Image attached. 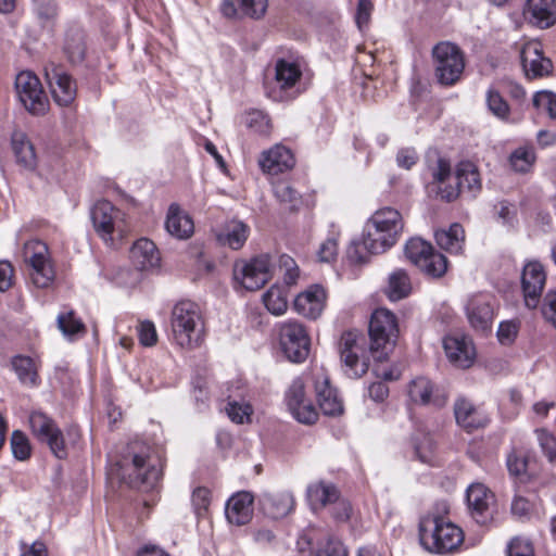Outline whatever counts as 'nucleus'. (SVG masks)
I'll use <instances>...</instances> for the list:
<instances>
[{
    "instance_id": "nucleus-57",
    "label": "nucleus",
    "mask_w": 556,
    "mask_h": 556,
    "mask_svg": "<svg viewBox=\"0 0 556 556\" xmlns=\"http://www.w3.org/2000/svg\"><path fill=\"white\" fill-rule=\"evenodd\" d=\"M507 556H534V549L530 541L515 538L507 546Z\"/></svg>"
},
{
    "instance_id": "nucleus-50",
    "label": "nucleus",
    "mask_w": 556,
    "mask_h": 556,
    "mask_svg": "<svg viewBox=\"0 0 556 556\" xmlns=\"http://www.w3.org/2000/svg\"><path fill=\"white\" fill-rule=\"evenodd\" d=\"M307 401L309 400L305 395L304 382L301 379L293 380L286 395L289 410L305 404Z\"/></svg>"
},
{
    "instance_id": "nucleus-52",
    "label": "nucleus",
    "mask_w": 556,
    "mask_h": 556,
    "mask_svg": "<svg viewBox=\"0 0 556 556\" xmlns=\"http://www.w3.org/2000/svg\"><path fill=\"white\" fill-rule=\"evenodd\" d=\"M376 254L377 253H374L369 249L365 248V232L363 233L362 241H353L348 249V257L355 264H364L368 261L370 255Z\"/></svg>"
},
{
    "instance_id": "nucleus-53",
    "label": "nucleus",
    "mask_w": 556,
    "mask_h": 556,
    "mask_svg": "<svg viewBox=\"0 0 556 556\" xmlns=\"http://www.w3.org/2000/svg\"><path fill=\"white\" fill-rule=\"evenodd\" d=\"M433 182L437 185V194L439 195V188H445L446 181L451 178V164L447 160L440 157L435 167L432 169Z\"/></svg>"
},
{
    "instance_id": "nucleus-36",
    "label": "nucleus",
    "mask_w": 556,
    "mask_h": 556,
    "mask_svg": "<svg viewBox=\"0 0 556 556\" xmlns=\"http://www.w3.org/2000/svg\"><path fill=\"white\" fill-rule=\"evenodd\" d=\"M434 237L441 249L452 254L462 253L465 242V231L462 225L455 223L448 229L438 230Z\"/></svg>"
},
{
    "instance_id": "nucleus-26",
    "label": "nucleus",
    "mask_w": 556,
    "mask_h": 556,
    "mask_svg": "<svg viewBox=\"0 0 556 556\" xmlns=\"http://www.w3.org/2000/svg\"><path fill=\"white\" fill-rule=\"evenodd\" d=\"M253 495L241 491L233 494L226 504V518L236 526L247 525L253 516Z\"/></svg>"
},
{
    "instance_id": "nucleus-28",
    "label": "nucleus",
    "mask_w": 556,
    "mask_h": 556,
    "mask_svg": "<svg viewBox=\"0 0 556 556\" xmlns=\"http://www.w3.org/2000/svg\"><path fill=\"white\" fill-rule=\"evenodd\" d=\"M260 504L266 515L274 519L283 518L289 515L295 505L293 494L288 491L265 493Z\"/></svg>"
},
{
    "instance_id": "nucleus-24",
    "label": "nucleus",
    "mask_w": 556,
    "mask_h": 556,
    "mask_svg": "<svg viewBox=\"0 0 556 556\" xmlns=\"http://www.w3.org/2000/svg\"><path fill=\"white\" fill-rule=\"evenodd\" d=\"M525 17L540 28H548L556 23V0H527Z\"/></svg>"
},
{
    "instance_id": "nucleus-49",
    "label": "nucleus",
    "mask_w": 556,
    "mask_h": 556,
    "mask_svg": "<svg viewBox=\"0 0 556 556\" xmlns=\"http://www.w3.org/2000/svg\"><path fill=\"white\" fill-rule=\"evenodd\" d=\"M226 413L231 421L236 424L250 422L253 408L249 403H240L237 401L228 402Z\"/></svg>"
},
{
    "instance_id": "nucleus-48",
    "label": "nucleus",
    "mask_w": 556,
    "mask_h": 556,
    "mask_svg": "<svg viewBox=\"0 0 556 556\" xmlns=\"http://www.w3.org/2000/svg\"><path fill=\"white\" fill-rule=\"evenodd\" d=\"M534 108L546 112L548 116L556 119V93L549 90H541L534 93L532 99Z\"/></svg>"
},
{
    "instance_id": "nucleus-25",
    "label": "nucleus",
    "mask_w": 556,
    "mask_h": 556,
    "mask_svg": "<svg viewBox=\"0 0 556 556\" xmlns=\"http://www.w3.org/2000/svg\"><path fill=\"white\" fill-rule=\"evenodd\" d=\"M258 163L264 173L278 175L292 168L294 165V159L292 152L288 148L281 144H276L262 153Z\"/></svg>"
},
{
    "instance_id": "nucleus-56",
    "label": "nucleus",
    "mask_w": 556,
    "mask_h": 556,
    "mask_svg": "<svg viewBox=\"0 0 556 556\" xmlns=\"http://www.w3.org/2000/svg\"><path fill=\"white\" fill-rule=\"evenodd\" d=\"M280 269L283 270V281L287 286H293L299 278V267L289 255H281L279 260Z\"/></svg>"
},
{
    "instance_id": "nucleus-40",
    "label": "nucleus",
    "mask_w": 556,
    "mask_h": 556,
    "mask_svg": "<svg viewBox=\"0 0 556 556\" xmlns=\"http://www.w3.org/2000/svg\"><path fill=\"white\" fill-rule=\"evenodd\" d=\"M266 308L274 315H282L288 308V300L281 287L273 286L263 295Z\"/></svg>"
},
{
    "instance_id": "nucleus-30",
    "label": "nucleus",
    "mask_w": 556,
    "mask_h": 556,
    "mask_svg": "<svg viewBox=\"0 0 556 556\" xmlns=\"http://www.w3.org/2000/svg\"><path fill=\"white\" fill-rule=\"evenodd\" d=\"M408 395L414 403L422 405L432 404L440 407L443 406L446 402L444 395L434 393L432 382L425 377H418L409 383Z\"/></svg>"
},
{
    "instance_id": "nucleus-41",
    "label": "nucleus",
    "mask_w": 556,
    "mask_h": 556,
    "mask_svg": "<svg viewBox=\"0 0 556 556\" xmlns=\"http://www.w3.org/2000/svg\"><path fill=\"white\" fill-rule=\"evenodd\" d=\"M416 457L424 464L433 465L435 460V444L432 437L421 433L414 439Z\"/></svg>"
},
{
    "instance_id": "nucleus-27",
    "label": "nucleus",
    "mask_w": 556,
    "mask_h": 556,
    "mask_svg": "<svg viewBox=\"0 0 556 556\" xmlns=\"http://www.w3.org/2000/svg\"><path fill=\"white\" fill-rule=\"evenodd\" d=\"M165 229L172 237L185 240L192 236L194 224L177 203H172L167 210Z\"/></svg>"
},
{
    "instance_id": "nucleus-16",
    "label": "nucleus",
    "mask_w": 556,
    "mask_h": 556,
    "mask_svg": "<svg viewBox=\"0 0 556 556\" xmlns=\"http://www.w3.org/2000/svg\"><path fill=\"white\" fill-rule=\"evenodd\" d=\"M45 71L55 103L60 106L72 104L77 93V85L73 77L63 67L54 64L47 66Z\"/></svg>"
},
{
    "instance_id": "nucleus-43",
    "label": "nucleus",
    "mask_w": 556,
    "mask_h": 556,
    "mask_svg": "<svg viewBox=\"0 0 556 556\" xmlns=\"http://www.w3.org/2000/svg\"><path fill=\"white\" fill-rule=\"evenodd\" d=\"M274 194L276 199L286 205V208L293 211L301 203V197L296 190L287 181H277L274 185Z\"/></svg>"
},
{
    "instance_id": "nucleus-29",
    "label": "nucleus",
    "mask_w": 556,
    "mask_h": 556,
    "mask_svg": "<svg viewBox=\"0 0 556 556\" xmlns=\"http://www.w3.org/2000/svg\"><path fill=\"white\" fill-rule=\"evenodd\" d=\"M130 260L139 270L156 268L161 262L159 250L147 238H141L134 243L130 250Z\"/></svg>"
},
{
    "instance_id": "nucleus-47",
    "label": "nucleus",
    "mask_w": 556,
    "mask_h": 556,
    "mask_svg": "<svg viewBox=\"0 0 556 556\" xmlns=\"http://www.w3.org/2000/svg\"><path fill=\"white\" fill-rule=\"evenodd\" d=\"M509 161L514 170L527 173L535 161V154L532 149L519 148L511 153Z\"/></svg>"
},
{
    "instance_id": "nucleus-21",
    "label": "nucleus",
    "mask_w": 556,
    "mask_h": 556,
    "mask_svg": "<svg viewBox=\"0 0 556 556\" xmlns=\"http://www.w3.org/2000/svg\"><path fill=\"white\" fill-rule=\"evenodd\" d=\"M521 64L526 76L530 79L548 76L553 64L545 58L538 42H528L521 50Z\"/></svg>"
},
{
    "instance_id": "nucleus-11",
    "label": "nucleus",
    "mask_w": 556,
    "mask_h": 556,
    "mask_svg": "<svg viewBox=\"0 0 556 556\" xmlns=\"http://www.w3.org/2000/svg\"><path fill=\"white\" fill-rule=\"evenodd\" d=\"M124 213L111 202L101 200L94 203L90 217L96 232L105 241H113L115 232L124 231Z\"/></svg>"
},
{
    "instance_id": "nucleus-13",
    "label": "nucleus",
    "mask_w": 556,
    "mask_h": 556,
    "mask_svg": "<svg viewBox=\"0 0 556 556\" xmlns=\"http://www.w3.org/2000/svg\"><path fill=\"white\" fill-rule=\"evenodd\" d=\"M29 425L34 435L47 443L56 458L64 459L67 456L62 431L52 418L42 412H33L29 416Z\"/></svg>"
},
{
    "instance_id": "nucleus-64",
    "label": "nucleus",
    "mask_w": 556,
    "mask_h": 556,
    "mask_svg": "<svg viewBox=\"0 0 556 556\" xmlns=\"http://www.w3.org/2000/svg\"><path fill=\"white\" fill-rule=\"evenodd\" d=\"M317 556H348V553L338 540L329 539L317 552Z\"/></svg>"
},
{
    "instance_id": "nucleus-45",
    "label": "nucleus",
    "mask_w": 556,
    "mask_h": 556,
    "mask_svg": "<svg viewBox=\"0 0 556 556\" xmlns=\"http://www.w3.org/2000/svg\"><path fill=\"white\" fill-rule=\"evenodd\" d=\"M486 105L490 112L500 119L506 121L509 117L510 109L506 100L494 88L486 91Z\"/></svg>"
},
{
    "instance_id": "nucleus-20",
    "label": "nucleus",
    "mask_w": 556,
    "mask_h": 556,
    "mask_svg": "<svg viewBox=\"0 0 556 556\" xmlns=\"http://www.w3.org/2000/svg\"><path fill=\"white\" fill-rule=\"evenodd\" d=\"M443 348L451 363L459 368H469L475 361L476 350L467 336L453 334L443 339Z\"/></svg>"
},
{
    "instance_id": "nucleus-34",
    "label": "nucleus",
    "mask_w": 556,
    "mask_h": 556,
    "mask_svg": "<svg viewBox=\"0 0 556 556\" xmlns=\"http://www.w3.org/2000/svg\"><path fill=\"white\" fill-rule=\"evenodd\" d=\"M250 235V227L241 220L228 222L223 230L217 235L220 244L227 245L232 250H239L245 243Z\"/></svg>"
},
{
    "instance_id": "nucleus-44",
    "label": "nucleus",
    "mask_w": 556,
    "mask_h": 556,
    "mask_svg": "<svg viewBox=\"0 0 556 556\" xmlns=\"http://www.w3.org/2000/svg\"><path fill=\"white\" fill-rule=\"evenodd\" d=\"M244 125L255 134L266 136L270 132L271 125L268 116L260 110H251L243 117Z\"/></svg>"
},
{
    "instance_id": "nucleus-14",
    "label": "nucleus",
    "mask_w": 556,
    "mask_h": 556,
    "mask_svg": "<svg viewBox=\"0 0 556 556\" xmlns=\"http://www.w3.org/2000/svg\"><path fill=\"white\" fill-rule=\"evenodd\" d=\"M302 71L295 62L278 60L275 66V84L278 90H271L269 97L275 101H287L293 99L299 90L294 91Z\"/></svg>"
},
{
    "instance_id": "nucleus-61",
    "label": "nucleus",
    "mask_w": 556,
    "mask_h": 556,
    "mask_svg": "<svg viewBox=\"0 0 556 556\" xmlns=\"http://www.w3.org/2000/svg\"><path fill=\"white\" fill-rule=\"evenodd\" d=\"M338 254V240L334 236L326 239L319 250L318 257L321 262H331L336 258Z\"/></svg>"
},
{
    "instance_id": "nucleus-10",
    "label": "nucleus",
    "mask_w": 556,
    "mask_h": 556,
    "mask_svg": "<svg viewBox=\"0 0 556 556\" xmlns=\"http://www.w3.org/2000/svg\"><path fill=\"white\" fill-rule=\"evenodd\" d=\"M15 89L20 101L30 114H46L49 101L36 75L28 71L21 72L15 79Z\"/></svg>"
},
{
    "instance_id": "nucleus-62",
    "label": "nucleus",
    "mask_w": 556,
    "mask_h": 556,
    "mask_svg": "<svg viewBox=\"0 0 556 556\" xmlns=\"http://www.w3.org/2000/svg\"><path fill=\"white\" fill-rule=\"evenodd\" d=\"M518 333V325L515 321H503L497 330V338L502 344L514 342Z\"/></svg>"
},
{
    "instance_id": "nucleus-7",
    "label": "nucleus",
    "mask_w": 556,
    "mask_h": 556,
    "mask_svg": "<svg viewBox=\"0 0 556 556\" xmlns=\"http://www.w3.org/2000/svg\"><path fill=\"white\" fill-rule=\"evenodd\" d=\"M404 253L427 276L439 278L447 270V258L421 238H410L405 244Z\"/></svg>"
},
{
    "instance_id": "nucleus-2",
    "label": "nucleus",
    "mask_w": 556,
    "mask_h": 556,
    "mask_svg": "<svg viewBox=\"0 0 556 556\" xmlns=\"http://www.w3.org/2000/svg\"><path fill=\"white\" fill-rule=\"evenodd\" d=\"M118 476L132 488L150 490L159 482L162 470L151 458L149 447L131 444L118 462Z\"/></svg>"
},
{
    "instance_id": "nucleus-19",
    "label": "nucleus",
    "mask_w": 556,
    "mask_h": 556,
    "mask_svg": "<svg viewBox=\"0 0 556 556\" xmlns=\"http://www.w3.org/2000/svg\"><path fill=\"white\" fill-rule=\"evenodd\" d=\"M313 383L316 399L323 413L328 416L342 414V401L338 396L337 390L330 384V378L323 368L314 370Z\"/></svg>"
},
{
    "instance_id": "nucleus-9",
    "label": "nucleus",
    "mask_w": 556,
    "mask_h": 556,
    "mask_svg": "<svg viewBox=\"0 0 556 556\" xmlns=\"http://www.w3.org/2000/svg\"><path fill=\"white\" fill-rule=\"evenodd\" d=\"M25 262L30 266V279L37 288H48L54 279V270L49 258L46 243L30 240L23 250Z\"/></svg>"
},
{
    "instance_id": "nucleus-59",
    "label": "nucleus",
    "mask_w": 556,
    "mask_h": 556,
    "mask_svg": "<svg viewBox=\"0 0 556 556\" xmlns=\"http://www.w3.org/2000/svg\"><path fill=\"white\" fill-rule=\"evenodd\" d=\"M211 503V492L206 488H198L192 493V505L195 514L202 516Z\"/></svg>"
},
{
    "instance_id": "nucleus-23",
    "label": "nucleus",
    "mask_w": 556,
    "mask_h": 556,
    "mask_svg": "<svg viewBox=\"0 0 556 556\" xmlns=\"http://www.w3.org/2000/svg\"><path fill=\"white\" fill-rule=\"evenodd\" d=\"M327 294L323 287L315 285L296 295L293 302L294 309L302 316L316 319L326 305Z\"/></svg>"
},
{
    "instance_id": "nucleus-32",
    "label": "nucleus",
    "mask_w": 556,
    "mask_h": 556,
    "mask_svg": "<svg viewBox=\"0 0 556 556\" xmlns=\"http://www.w3.org/2000/svg\"><path fill=\"white\" fill-rule=\"evenodd\" d=\"M454 414L457 424L467 431L481 428L488 421L486 417L465 399L455 402Z\"/></svg>"
},
{
    "instance_id": "nucleus-17",
    "label": "nucleus",
    "mask_w": 556,
    "mask_h": 556,
    "mask_svg": "<svg viewBox=\"0 0 556 556\" xmlns=\"http://www.w3.org/2000/svg\"><path fill=\"white\" fill-rule=\"evenodd\" d=\"M545 281L546 275L542 264L529 262L525 265L521 275V287L525 305L528 308L533 309L539 306Z\"/></svg>"
},
{
    "instance_id": "nucleus-12",
    "label": "nucleus",
    "mask_w": 556,
    "mask_h": 556,
    "mask_svg": "<svg viewBox=\"0 0 556 556\" xmlns=\"http://www.w3.org/2000/svg\"><path fill=\"white\" fill-rule=\"evenodd\" d=\"M280 345L285 355L294 363L305 361L309 352V338L299 321H286L279 329Z\"/></svg>"
},
{
    "instance_id": "nucleus-51",
    "label": "nucleus",
    "mask_w": 556,
    "mask_h": 556,
    "mask_svg": "<svg viewBox=\"0 0 556 556\" xmlns=\"http://www.w3.org/2000/svg\"><path fill=\"white\" fill-rule=\"evenodd\" d=\"M11 450L14 457L18 460H25L30 456V445L23 432L16 430L12 433Z\"/></svg>"
},
{
    "instance_id": "nucleus-58",
    "label": "nucleus",
    "mask_w": 556,
    "mask_h": 556,
    "mask_svg": "<svg viewBox=\"0 0 556 556\" xmlns=\"http://www.w3.org/2000/svg\"><path fill=\"white\" fill-rule=\"evenodd\" d=\"M330 513L338 522H345L351 517L352 506L346 500L338 495V500H334L330 506Z\"/></svg>"
},
{
    "instance_id": "nucleus-31",
    "label": "nucleus",
    "mask_w": 556,
    "mask_h": 556,
    "mask_svg": "<svg viewBox=\"0 0 556 556\" xmlns=\"http://www.w3.org/2000/svg\"><path fill=\"white\" fill-rule=\"evenodd\" d=\"M11 144L16 163L25 170H35L38 160L35 148L27 136L22 131L13 132Z\"/></svg>"
},
{
    "instance_id": "nucleus-1",
    "label": "nucleus",
    "mask_w": 556,
    "mask_h": 556,
    "mask_svg": "<svg viewBox=\"0 0 556 556\" xmlns=\"http://www.w3.org/2000/svg\"><path fill=\"white\" fill-rule=\"evenodd\" d=\"M399 333L395 315L387 308L376 309L369 321L370 345L366 338L357 331H346L339 342L340 358L344 371L350 378H359L369 368V354L382 362L388 351L395 344Z\"/></svg>"
},
{
    "instance_id": "nucleus-15",
    "label": "nucleus",
    "mask_w": 556,
    "mask_h": 556,
    "mask_svg": "<svg viewBox=\"0 0 556 556\" xmlns=\"http://www.w3.org/2000/svg\"><path fill=\"white\" fill-rule=\"evenodd\" d=\"M456 185L439 188V197L446 202L454 201L460 191L467 190L473 195L481 190V179L476 165L471 162H460L456 168Z\"/></svg>"
},
{
    "instance_id": "nucleus-38",
    "label": "nucleus",
    "mask_w": 556,
    "mask_h": 556,
    "mask_svg": "<svg viewBox=\"0 0 556 556\" xmlns=\"http://www.w3.org/2000/svg\"><path fill=\"white\" fill-rule=\"evenodd\" d=\"M506 465L509 473L521 481L530 476V456L522 450H513L507 455Z\"/></svg>"
},
{
    "instance_id": "nucleus-3",
    "label": "nucleus",
    "mask_w": 556,
    "mask_h": 556,
    "mask_svg": "<svg viewBox=\"0 0 556 556\" xmlns=\"http://www.w3.org/2000/svg\"><path fill=\"white\" fill-rule=\"evenodd\" d=\"M403 229V217L397 210L389 206L377 210L365 226V248L384 253L397 242Z\"/></svg>"
},
{
    "instance_id": "nucleus-46",
    "label": "nucleus",
    "mask_w": 556,
    "mask_h": 556,
    "mask_svg": "<svg viewBox=\"0 0 556 556\" xmlns=\"http://www.w3.org/2000/svg\"><path fill=\"white\" fill-rule=\"evenodd\" d=\"M56 320L59 329L66 337H74L76 334L85 333L86 329L84 323L75 316L73 311H70L65 314H60Z\"/></svg>"
},
{
    "instance_id": "nucleus-39",
    "label": "nucleus",
    "mask_w": 556,
    "mask_h": 556,
    "mask_svg": "<svg viewBox=\"0 0 556 556\" xmlns=\"http://www.w3.org/2000/svg\"><path fill=\"white\" fill-rule=\"evenodd\" d=\"M12 366L23 384L31 387L37 384V369L30 357L15 356L12 361Z\"/></svg>"
},
{
    "instance_id": "nucleus-8",
    "label": "nucleus",
    "mask_w": 556,
    "mask_h": 556,
    "mask_svg": "<svg viewBox=\"0 0 556 556\" xmlns=\"http://www.w3.org/2000/svg\"><path fill=\"white\" fill-rule=\"evenodd\" d=\"M273 263L267 254L250 261H238L233 265V278L245 290L261 289L271 278Z\"/></svg>"
},
{
    "instance_id": "nucleus-55",
    "label": "nucleus",
    "mask_w": 556,
    "mask_h": 556,
    "mask_svg": "<svg viewBox=\"0 0 556 556\" xmlns=\"http://www.w3.org/2000/svg\"><path fill=\"white\" fill-rule=\"evenodd\" d=\"M292 416L301 424L312 425L318 418V413L311 401H307L305 404L299 405L290 410Z\"/></svg>"
},
{
    "instance_id": "nucleus-60",
    "label": "nucleus",
    "mask_w": 556,
    "mask_h": 556,
    "mask_svg": "<svg viewBox=\"0 0 556 556\" xmlns=\"http://www.w3.org/2000/svg\"><path fill=\"white\" fill-rule=\"evenodd\" d=\"M139 341L144 346H152L157 341L156 329L151 321H143L138 327Z\"/></svg>"
},
{
    "instance_id": "nucleus-54",
    "label": "nucleus",
    "mask_w": 556,
    "mask_h": 556,
    "mask_svg": "<svg viewBox=\"0 0 556 556\" xmlns=\"http://www.w3.org/2000/svg\"><path fill=\"white\" fill-rule=\"evenodd\" d=\"M292 416L301 424L312 425L318 418V413L311 401H307L305 404L299 405L290 410Z\"/></svg>"
},
{
    "instance_id": "nucleus-42",
    "label": "nucleus",
    "mask_w": 556,
    "mask_h": 556,
    "mask_svg": "<svg viewBox=\"0 0 556 556\" xmlns=\"http://www.w3.org/2000/svg\"><path fill=\"white\" fill-rule=\"evenodd\" d=\"M64 50L72 63L81 62L86 53L84 34L80 30L67 34Z\"/></svg>"
},
{
    "instance_id": "nucleus-18",
    "label": "nucleus",
    "mask_w": 556,
    "mask_h": 556,
    "mask_svg": "<svg viewBox=\"0 0 556 556\" xmlns=\"http://www.w3.org/2000/svg\"><path fill=\"white\" fill-rule=\"evenodd\" d=\"M467 506L471 517L479 525H488L492 519L494 494L482 483H472L467 489Z\"/></svg>"
},
{
    "instance_id": "nucleus-33",
    "label": "nucleus",
    "mask_w": 556,
    "mask_h": 556,
    "mask_svg": "<svg viewBox=\"0 0 556 556\" xmlns=\"http://www.w3.org/2000/svg\"><path fill=\"white\" fill-rule=\"evenodd\" d=\"M266 9L267 0H224L220 7L222 13L227 17L235 16L240 10L247 16L258 18Z\"/></svg>"
},
{
    "instance_id": "nucleus-4",
    "label": "nucleus",
    "mask_w": 556,
    "mask_h": 556,
    "mask_svg": "<svg viewBox=\"0 0 556 556\" xmlns=\"http://www.w3.org/2000/svg\"><path fill=\"white\" fill-rule=\"evenodd\" d=\"M419 541L431 553L446 554L464 542L463 530L440 516H427L419 523Z\"/></svg>"
},
{
    "instance_id": "nucleus-6",
    "label": "nucleus",
    "mask_w": 556,
    "mask_h": 556,
    "mask_svg": "<svg viewBox=\"0 0 556 556\" xmlns=\"http://www.w3.org/2000/svg\"><path fill=\"white\" fill-rule=\"evenodd\" d=\"M434 77L442 86H453L465 70V55L460 48L450 41L437 43L431 51Z\"/></svg>"
},
{
    "instance_id": "nucleus-35",
    "label": "nucleus",
    "mask_w": 556,
    "mask_h": 556,
    "mask_svg": "<svg viewBox=\"0 0 556 556\" xmlns=\"http://www.w3.org/2000/svg\"><path fill=\"white\" fill-rule=\"evenodd\" d=\"M338 495L337 488L325 481L313 482L306 490L307 501L314 510L331 506L333 501L338 500Z\"/></svg>"
},
{
    "instance_id": "nucleus-63",
    "label": "nucleus",
    "mask_w": 556,
    "mask_h": 556,
    "mask_svg": "<svg viewBox=\"0 0 556 556\" xmlns=\"http://www.w3.org/2000/svg\"><path fill=\"white\" fill-rule=\"evenodd\" d=\"M541 311L544 318L556 327V291H549L545 294Z\"/></svg>"
},
{
    "instance_id": "nucleus-5",
    "label": "nucleus",
    "mask_w": 556,
    "mask_h": 556,
    "mask_svg": "<svg viewBox=\"0 0 556 556\" xmlns=\"http://www.w3.org/2000/svg\"><path fill=\"white\" fill-rule=\"evenodd\" d=\"M170 326L175 341L181 348L198 345L203 337L201 311L194 302L180 301L172 311Z\"/></svg>"
},
{
    "instance_id": "nucleus-37",
    "label": "nucleus",
    "mask_w": 556,
    "mask_h": 556,
    "mask_svg": "<svg viewBox=\"0 0 556 556\" xmlns=\"http://www.w3.org/2000/svg\"><path fill=\"white\" fill-rule=\"evenodd\" d=\"M412 291V283L407 273L403 269L394 270L389 278L388 294L392 301L406 298Z\"/></svg>"
},
{
    "instance_id": "nucleus-22",
    "label": "nucleus",
    "mask_w": 556,
    "mask_h": 556,
    "mask_svg": "<svg viewBox=\"0 0 556 556\" xmlns=\"http://www.w3.org/2000/svg\"><path fill=\"white\" fill-rule=\"evenodd\" d=\"M469 324L477 331H488L493 323V305L486 294H477L469 299L466 306Z\"/></svg>"
}]
</instances>
